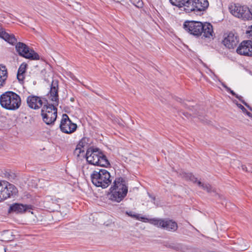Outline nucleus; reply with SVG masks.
<instances>
[{
    "label": "nucleus",
    "mask_w": 252,
    "mask_h": 252,
    "mask_svg": "<svg viewBox=\"0 0 252 252\" xmlns=\"http://www.w3.org/2000/svg\"><path fill=\"white\" fill-rule=\"evenodd\" d=\"M243 114L245 115H247L249 117L252 118V113L250 111H242Z\"/></svg>",
    "instance_id": "obj_29"
},
{
    "label": "nucleus",
    "mask_w": 252,
    "mask_h": 252,
    "mask_svg": "<svg viewBox=\"0 0 252 252\" xmlns=\"http://www.w3.org/2000/svg\"><path fill=\"white\" fill-rule=\"evenodd\" d=\"M247 34L249 38L252 40V26L250 27V30L247 32Z\"/></svg>",
    "instance_id": "obj_25"
},
{
    "label": "nucleus",
    "mask_w": 252,
    "mask_h": 252,
    "mask_svg": "<svg viewBox=\"0 0 252 252\" xmlns=\"http://www.w3.org/2000/svg\"><path fill=\"white\" fill-rule=\"evenodd\" d=\"M88 139L87 138H82L79 142L77 146V148H76L75 150V152L76 153L77 152H78L79 153H80L82 151L81 148H84L85 147L87 146L88 143H87Z\"/></svg>",
    "instance_id": "obj_20"
},
{
    "label": "nucleus",
    "mask_w": 252,
    "mask_h": 252,
    "mask_svg": "<svg viewBox=\"0 0 252 252\" xmlns=\"http://www.w3.org/2000/svg\"><path fill=\"white\" fill-rule=\"evenodd\" d=\"M223 86L226 89V91L229 92L231 91V89L227 87L226 85H223Z\"/></svg>",
    "instance_id": "obj_32"
},
{
    "label": "nucleus",
    "mask_w": 252,
    "mask_h": 252,
    "mask_svg": "<svg viewBox=\"0 0 252 252\" xmlns=\"http://www.w3.org/2000/svg\"><path fill=\"white\" fill-rule=\"evenodd\" d=\"M183 177L187 180H190L193 183H196L198 186L201 187L204 190H206L209 193L216 192L215 189H214L211 185L209 184H204L200 181H198L197 178L191 173H183Z\"/></svg>",
    "instance_id": "obj_13"
},
{
    "label": "nucleus",
    "mask_w": 252,
    "mask_h": 252,
    "mask_svg": "<svg viewBox=\"0 0 252 252\" xmlns=\"http://www.w3.org/2000/svg\"><path fill=\"white\" fill-rule=\"evenodd\" d=\"M0 37L9 43L14 45L16 44L15 48L19 55L23 57L31 60L39 59V56L34 50L30 49L25 43L21 42L17 43V39L13 34H9L4 29L0 26Z\"/></svg>",
    "instance_id": "obj_2"
},
{
    "label": "nucleus",
    "mask_w": 252,
    "mask_h": 252,
    "mask_svg": "<svg viewBox=\"0 0 252 252\" xmlns=\"http://www.w3.org/2000/svg\"><path fill=\"white\" fill-rule=\"evenodd\" d=\"M131 2L137 7H140L142 6L143 3L141 0H129Z\"/></svg>",
    "instance_id": "obj_23"
},
{
    "label": "nucleus",
    "mask_w": 252,
    "mask_h": 252,
    "mask_svg": "<svg viewBox=\"0 0 252 252\" xmlns=\"http://www.w3.org/2000/svg\"><path fill=\"white\" fill-rule=\"evenodd\" d=\"M229 9L231 13L236 17L244 20L252 19V12L246 6L234 3L229 6Z\"/></svg>",
    "instance_id": "obj_8"
},
{
    "label": "nucleus",
    "mask_w": 252,
    "mask_h": 252,
    "mask_svg": "<svg viewBox=\"0 0 252 252\" xmlns=\"http://www.w3.org/2000/svg\"><path fill=\"white\" fill-rule=\"evenodd\" d=\"M50 203L48 204V205H50V206H51V205L50 204Z\"/></svg>",
    "instance_id": "obj_38"
},
{
    "label": "nucleus",
    "mask_w": 252,
    "mask_h": 252,
    "mask_svg": "<svg viewBox=\"0 0 252 252\" xmlns=\"http://www.w3.org/2000/svg\"><path fill=\"white\" fill-rule=\"evenodd\" d=\"M182 113V114L185 117L187 118L188 119L190 118V114H189L188 111H180Z\"/></svg>",
    "instance_id": "obj_26"
},
{
    "label": "nucleus",
    "mask_w": 252,
    "mask_h": 252,
    "mask_svg": "<svg viewBox=\"0 0 252 252\" xmlns=\"http://www.w3.org/2000/svg\"><path fill=\"white\" fill-rule=\"evenodd\" d=\"M209 6L207 0H190L187 8L185 9L187 12L204 11Z\"/></svg>",
    "instance_id": "obj_11"
},
{
    "label": "nucleus",
    "mask_w": 252,
    "mask_h": 252,
    "mask_svg": "<svg viewBox=\"0 0 252 252\" xmlns=\"http://www.w3.org/2000/svg\"><path fill=\"white\" fill-rule=\"evenodd\" d=\"M17 77L19 81H23L24 79V74H20L17 73Z\"/></svg>",
    "instance_id": "obj_27"
},
{
    "label": "nucleus",
    "mask_w": 252,
    "mask_h": 252,
    "mask_svg": "<svg viewBox=\"0 0 252 252\" xmlns=\"http://www.w3.org/2000/svg\"><path fill=\"white\" fill-rule=\"evenodd\" d=\"M5 233V234L8 233V231H6Z\"/></svg>",
    "instance_id": "obj_36"
},
{
    "label": "nucleus",
    "mask_w": 252,
    "mask_h": 252,
    "mask_svg": "<svg viewBox=\"0 0 252 252\" xmlns=\"http://www.w3.org/2000/svg\"><path fill=\"white\" fill-rule=\"evenodd\" d=\"M17 192V189L13 185L4 181H0V202L16 194Z\"/></svg>",
    "instance_id": "obj_9"
},
{
    "label": "nucleus",
    "mask_w": 252,
    "mask_h": 252,
    "mask_svg": "<svg viewBox=\"0 0 252 252\" xmlns=\"http://www.w3.org/2000/svg\"><path fill=\"white\" fill-rule=\"evenodd\" d=\"M21 98L19 95L12 92H7L0 97L1 106L8 110L18 109L21 105Z\"/></svg>",
    "instance_id": "obj_6"
},
{
    "label": "nucleus",
    "mask_w": 252,
    "mask_h": 252,
    "mask_svg": "<svg viewBox=\"0 0 252 252\" xmlns=\"http://www.w3.org/2000/svg\"><path fill=\"white\" fill-rule=\"evenodd\" d=\"M32 206L31 205H23L15 203L10 207V211L16 213H23L25 212H31Z\"/></svg>",
    "instance_id": "obj_17"
},
{
    "label": "nucleus",
    "mask_w": 252,
    "mask_h": 252,
    "mask_svg": "<svg viewBox=\"0 0 252 252\" xmlns=\"http://www.w3.org/2000/svg\"><path fill=\"white\" fill-rule=\"evenodd\" d=\"M59 198H57L53 196H48L46 197V201L53 204H57L59 202Z\"/></svg>",
    "instance_id": "obj_21"
},
{
    "label": "nucleus",
    "mask_w": 252,
    "mask_h": 252,
    "mask_svg": "<svg viewBox=\"0 0 252 252\" xmlns=\"http://www.w3.org/2000/svg\"><path fill=\"white\" fill-rule=\"evenodd\" d=\"M187 108L189 109L190 110H191V109H195V110H196V109H198L197 106H191L190 105Z\"/></svg>",
    "instance_id": "obj_30"
},
{
    "label": "nucleus",
    "mask_w": 252,
    "mask_h": 252,
    "mask_svg": "<svg viewBox=\"0 0 252 252\" xmlns=\"http://www.w3.org/2000/svg\"><path fill=\"white\" fill-rule=\"evenodd\" d=\"M86 157L87 161L91 164L103 167L110 165L106 156L98 148H89L87 151Z\"/></svg>",
    "instance_id": "obj_5"
},
{
    "label": "nucleus",
    "mask_w": 252,
    "mask_h": 252,
    "mask_svg": "<svg viewBox=\"0 0 252 252\" xmlns=\"http://www.w3.org/2000/svg\"><path fill=\"white\" fill-rule=\"evenodd\" d=\"M241 167H242V169L243 171H247V167L246 166V165H241Z\"/></svg>",
    "instance_id": "obj_31"
},
{
    "label": "nucleus",
    "mask_w": 252,
    "mask_h": 252,
    "mask_svg": "<svg viewBox=\"0 0 252 252\" xmlns=\"http://www.w3.org/2000/svg\"><path fill=\"white\" fill-rule=\"evenodd\" d=\"M50 203L48 204V205H50V206H51V205L50 204Z\"/></svg>",
    "instance_id": "obj_39"
},
{
    "label": "nucleus",
    "mask_w": 252,
    "mask_h": 252,
    "mask_svg": "<svg viewBox=\"0 0 252 252\" xmlns=\"http://www.w3.org/2000/svg\"><path fill=\"white\" fill-rule=\"evenodd\" d=\"M149 222L158 227L168 231L174 232L178 228L177 223L171 220L153 219H151Z\"/></svg>",
    "instance_id": "obj_10"
},
{
    "label": "nucleus",
    "mask_w": 252,
    "mask_h": 252,
    "mask_svg": "<svg viewBox=\"0 0 252 252\" xmlns=\"http://www.w3.org/2000/svg\"><path fill=\"white\" fill-rule=\"evenodd\" d=\"M91 179L94 186L104 189L108 187L112 181L109 172L104 169L94 171L91 175Z\"/></svg>",
    "instance_id": "obj_7"
},
{
    "label": "nucleus",
    "mask_w": 252,
    "mask_h": 252,
    "mask_svg": "<svg viewBox=\"0 0 252 252\" xmlns=\"http://www.w3.org/2000/svg\"><path fill=\"white\" fill-rule=\"evenodd\" d=\"M229 93L233 96H235L236 98H238L239 100H241V99L242 98L241 96H239L237 94H235V93L231 90V91L229 92Z\"/></svg>",
    "instance_id": "obj_28"
},
{
    "label": "nucleus",
    "mask_w": 252,
    "mask_h": 252,
    "mask_svg": "<svg viewBox=\"0 0 252 252\" xmlns=\"http://www.w3.org/2000/svg\"><path fill=\"white\" fill-rule=\"evenodd\" d=\"M7 78V72L5 66L0 65V88L4 86Z\"/></svg>",
    "instance_id": "obj_18"
},
{
    "label": "nucleus",
    "mask_w": 252,
    "mask_h": 252,
    "mask_svg": "<svg viewBox=\"0 0 252 252\" xmlns=\"http://www.w3.org/2000/svg\"><path fill=\"white\" fill-rule=\"evenodd\" d=\"M244 103L245 104V105L247 106V104L246 103Z\"/></svg>",
    "instance_id": "obj_37"
},
{
    "label": "nucleus",
    "mask_w": 252,
    "mask_h": 252,
    "mask_svg": "<svg viewBox=\"0 0 252 252\" xmlns=\"http://www.w3.org/2000/svg\"><path fill=\"white\" fill-rule=\"evenodd\" d=\"M185 30L195 36L203 35L205 37H210L213 32L212 25L208 23L203 24L197 21H186L184 24Z\"/></svg>",
    "instance_id": "obj_3"
},
{
    "label": "nucleus",
    "mask_w": 252,
    "mask_h": 252,
    "mask_svg": "<svg viewBox=\"0 0 252 252\" xmlns=\"http://www.w3.org/2000/svg\"><path fill=\"white\" fill-rule=\"evenodd\" d=\"M238 43L237 36L233 33H229L222 41V43L227 48L229 49L234 48Z\"/></svg>",
    "instance_id": "obj_15"
},
{
    "label": "nucleus",
    "mask_w": 252,
    "mask_h": 252,
    "mask_svg": "<svg viewBox=\"0 0 252 252\" xmlns=\"http://www.w3.org/2000/svg\"><path fill=\"white\" fill-rule=\"evenodd\" d=\"M250 56H252V49H251V52Z\"/></svg>",
    "instance_id": "obj_35"
},
{
    "label": "nucleus",
    "mask_w": 252,
    "mask_h": 252,
    "mask_svg": "<svg viewBox=\"0 0 252 252\" xmlns=\"http://www.w3.org/2000/svg\"><path fill=\"white\" fill-rule=\"evenodd\" d=\"M126 214H127L128 216L131 217L133 218H135L137 220H144L145 219L144 217H141L140 219L138 218V216L137 215L134 214L133 212L130 211V212H126ZM146 220H148L147 219H146Z\"/></svg>",
    "instance_id": "obj_22"
},
{
    "label": "nucleus",
    "mask_w": 252,
    "mask_h": 252,
    "mask_svg": "<svg viewBox=\"0 0 252 252\" xmlns=\"http://www.w3.org/2000/svg\"><path fill=\"white\" fill-rule=\"evenodd\" d=\"M239 108L242 109V110H246V109L244 108V107L241 104H240Z\"/></svg>",
    "instance_id": "obj_33"
},
{
    "label": "nucleus",
    "mask_w": 252,
    "mask_h": 252,
    "mask_svg": "<svg viewBox=\"0 0 252 252\" xmlns=\"http://www.w3.org/2000/svg\"><path fill=\"white\" fill-rule=\"evenodd\" d=\"M113 186L111 187L110 199L117 202H120L126 195L127 187L125 180L121 177L116 178Z\"/></svg>",
    "instance_id": "obj_4"
},
{
    "label": "nucleus",
    "mask_w": 252,
    "mask_h": 252,
    "mask_svg": "<svg viewBox=\"0 0 252 252\" xmlns=\"http://www.w3.org/2000/svg\"><path fill=\"white\" fill-rule=\"evenodd\" d=\"M27 67V64L22 63L19 67L18 72L20 74H24L26 72V68Z\"/></svg>",
    "instance_id": "obj_24"
},
{
    "label": "nucleus",
    "mask_w": 252,
    "mask_h": 252,
    "mask_svg": "<svg viewBox=\"0 0 252 252\" xmlns=\"http://www.w3.org/2000/svg\"><path fill=\"white\" fill-rule=\"evenodd\" d=\"M60 127L63 132L70 134L76 130L77 125L71 121L66 114H63Z\"/></svg>",
    "instance_id": "obj_12"
},
{
    "label": "nucleus",
    "mask_w": 252,
    "mask_h": 252,
    "mask_svg": "<svg viewBox=\"0 0 252 252\" xmlns=\"http://www.w3.org/2000/svg\"><path fill=\"white\" fill-rule=\"evenodd\" d=\"M49 100L51 103H48L46 100L35 95H30L27 98V103L31 109H38L43 106V109H50L51 110H57L56 106L58 105V81L53 80L49 93L48 94Z\"/></svg>",
    "instance_id": "obj_1"
},
{
    "label": "nucleus",
    "mask_w": 252,
    "mask_h": 252,
    "mask_svg": "<svg viewBox=\"0 0 252 252\" xmlns=\"http://www.w3.org/2000/svg\"><path fill=\"white\" fill-rule=\"evenodd\" d=\"M251 49H252V41L246 40L241 43L236 51L240 55L250 56Z\"/></svg>",
    "instance_id": "obj_14"
},
{
    "label": "nucleus",
    "mask_w": 252,
    "mask_h": 252,
    "mask_svg": "<svg viewBox=\"0 0 252 252\" xmlns=\"http://www.w3.org/2000/svg\"><path fill=\"white\" fill-rule=\"evenodd\" d=\"M174 249L176 250H178L179 249V246L176 247L174 248Z\"/></svg>",
    "instance_id": "obj_34"
},
{
    "label": "nucleus",
    "mask_w": 252,
    "mask_h": 252,
    "mask_svg": "<svg viewBox=\"0 0 252 252\" xmlns=\"http://www.w3.org/2000/svg\"><path fill=\"white\" fill-rule=\"evenodd\" d=\"M41 115L44 122L48 125L54 124L57 117V111H41Z\"/></svg>",
    "instance_id": "obj_16"
},
{
    "label": "nucleus",
    "mask_w": 252,
    "mask_h": 252,
    "mask_svg": "<svg viewBox=\"0 0 252 252\" xmlns=\"http://www.w3.org/2000/svg\"><path fill=\"white\" fill-rule=\"evenodd\" d=\"M171 3L179 7L185 6L187 8L190 0H169Z\"/></svg>",
    "instance_id": "obj_19"
}]
</instances>
